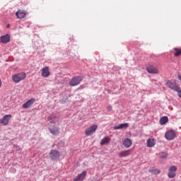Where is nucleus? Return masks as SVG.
I'll return each instance as SVG.
<instances>
[{
	"label": "nucleus",
	"mask_w": 181,
	"mask_h": 181,
	"mask_svg": "<svg viewBox=\"0 0 181 181\" xmlns=\"http://www.w3.org/2000/svg\"><path fill=\"white\" fill-rule=\"evenodd\" d=\"M25 78H26V73L25 72H21L12 76V80L14 83H20V81L25 80Z\"/></svg>",
	"instance_id": "nucleus-1"
},
{
	"label": "nucleus",
	"mask_w": 181,
	"mask_h": 181,
	"mask_svg": "<svg viewBox=\"0 0 181 181\" xmlns=\"http://www.w3.org/2000/svg\"><path fill=\"white\" fill-rule=\"evenodd\" d=\"M176 170H177V167L173 165L171 166L168 173V177L169 179H173V177H176Z\"/></svg>",
	"instance_id": "nucleus-2"
},
{
	"label": "nucleus",
	"mask_w": 181,
	"mask_h": 181,
	"mask_svg": "<svg viewBox=\"0 0 181 181\" xmlns=\"http://www.w3.org/2000/svg\"><path fill=\"white\" fill-rule=\"evenodd\" d=\"M81 83V77L76 76L72 78V79L69 81V86L71 87H76V86H78Z\"/></svg>",
	"instance_id": "nucleus-3"
},
{
	"label": "nucleus",
	"mask_w": 181,
	"mask_h": 181,
	"mask_svg": "<svg viewBox=\"0 0 181 181\" xmlns=\"http://www.w3.org/2000/svg\"><path fill=\"white\" fill-rule=\"evenodd\" d=\"M97 128H98V126L95 124L92 125L85 131V134L86 135V136H90L93 135V134H94V132L97 131Z\"/></svg>",
	"instance_id": "nucleus-4"
},
{
	"label": "nucleus",
	"mask_w": 181,
	"mask_h": 181,
	"mask_svg": "<svg viewBox=\"0 0 181 181\" xmlns=\"http://www.w3.org/2000/svg\"><path fill=\"white\" fill-rule=\"evenodd\" d=\"M49 158L52 160H59V158H60V152L57 150H52L49 153Z\"/></svg>",
	"instance_id": "nucleus-5"
},
{
	"label": "nucleus",
	"mask_w": 181,
	"mask_h": 181,
	"mask_svg": "<svg viewBox=\"0 0 181 181\" xmlns=\"http://www.w3.org/2000/svg\"><path fill=\"white\" fill-rule=\"evenodd\" d=\"M165 139L168 141H173L175 138L176 137V133L173 130H170L169 132H167L165 134Z\"/></svg>",
	"instance_id": "nucleus-6"
},
{
	"label": "nucleus",
	"mask_w": 181,
	"mask_h": 181,
	"mask_svg": "<svg viewBox=\"0 0 181 181\" xmlns=\"http://www.w3.org/2000/svg\"><path fill=\"white\" fill-rule=\"evenodd\" d=\"M11 118H12V115H5L2 119H0V124H2V125H8L9 121H11Z\"/></svg>",
	"instance_id": "nucleus-7"
},
{
	"label": "nucleus",
	"mask_w": 181,
	"mask_h": 181,
	"mask_svg": "<svg viewBox=\"0 0 181 181\" xmlns=\"http://www.w3.org/2000/svg\"><path fill=\"white\" fill-rule=\"evenodd\" d=\"M146 71L148 73H149V74H159V70L154 67L153 65H148L146 67Z\"/></svg>",
	"instance_id": "nucleus-8"
},
{
	"label": "nucleus",
	"mask_w": 181,
	"mask_h": 181,
	"mask_svg": "<svg viewBox=\"0 0 181 181\" xmlns=\"http://www.w3.org/2000/svg\"><path fill=\"white\" fill-rule=\"evenodd\" d=\"M36 101V100L35 98H30V100H28V101H26L23 105H22V108H30L31 106L33 105V104H35V102Z\"/></svg>",
	"instance_id": "nucleus-9"
},
{
	"label": "nucleus",
	"mask_w": 181,
	"mask_h": 181,
	"mask_svg": "<svg viewBox=\"0 0 181 181\" xmlns=\"http://www.w3.org/2000/svg\"><path fill=\"white\" fill-rule=\"evenodd\" d=\"M41 75L42 77L47 78L50 76V70L49 66H45L41 69Z\"/></svg>",
	"instance_id": "nucleus-10"
},
{
	"label": "nucleus",
	"mask_w": 181,
	"mask_h": 181,
	"mask_svg": "<svg viewBox=\"0 0 181 181\" xmlns=\"http://www.w3.org/2000/svg\"><path fill=\"white\" fill-rule=\"evenodd\" d=\"M49 132L52 135H59V134H60V129L56 126H51L49 127Z\"/></svg>",
	"instance_id": "nucleus-11"
},
{
	"label": "nucleus",
	"mask_w": 181,
	"mask_h": 181,
	"mask_svg": "<svg viewBox=\"0 0 181 181\" xmlns=\"http://www.w3.org/2000/svg\"><path fill=\"white\" fill-rule=\"evenodd\" d=\"M27 15V13L25 11L23 10H18L16 13V16H17L18 19H22L23 18H25Z\"/></svg>",
	"instance_id": "nucleus-12"
},
{
	"label": "nucleus",
	"mask_w": 181,
	"mask_h": 181,
	"mask_svg": "<svg viewBox=\"0 0 181 181\" xmlns=\"http://www.w3.org/2000/svg\"><path fill=\"white\" fill-rule=\"evenodd\" d=\"M87 175V172L83 171L82 173L77 175L76 178H74V181H83L84 180V178Z\"/></svg>",
	"instance_id": "nucleus-13"
},
{
	"label": "nucleus",
	"mask_w": 181,
	"mask_h": 181,
	"mask_svg": "<svg viewBox=\"0 0 181 181\" xmlns=\"http://www.w3.org/2000/svg\"><path fill=\"white\" fill-rule=\"evenodd\" d=\"M166 86L170 88L171 90H174V91H178L179 87L176 86V85L174 83L170 82V81H168L166 83Z\"/></svg>",
	"instance_id": "nucleus-14"
},
{
	"label": "nucleus",
	"mask_w": 181,
	"mask_h": 181,
	"mask_svg": "<svg viewBox=\"0 0 181 181\" xmlns=\"http://www.w3.org/2000/svg\"><path fill=\"white\" fill-rule=\"evenodd\" d=\"M0 40L1 42V43H8V42L11 41V37L9 36V35L6 34V35H2L0 37Z\"/></svg>",
	"instance_id": "nucleus-15"
},
{
	"label": "nucleus",
	"mask_w": 181,
	"mask_h": 181,
	"mask_svg": "<svg viewBox=\"0 0 181 181\" xmlns=\"http://www.w3.org/2000/svg\"><path fill=\"white\" fill-rule=\"evenodd\" d=\"M48 120L49 121V122H51V124H57V122H59V117L51 115L49 117H48Z\"/></svg>",
	"instance_id": "nucleus-16"
},
{
	"label": "nucleus",
	"mask_w": 181,
	"mask_h": 181,
	"mask_svg": "<svg viewBox=\"0 0 181 181\" xmlns=\"http://www.w3.org/2000/svg\"><path fill=\"white\" fill-rule=\"evenodd\" d=\"M130 155L131 150L123 151L119 153V158H126V156H129Z\"/></svg>",
	"instance_id": "nucleus-17"
},
{
	"label": "nucleus",
	"mask_w": 181,
	"mask_h": 181,
	"mask_svg": "<svg viewBox=\"0 0 181 181\" xmlns=\"http://www.w3.org/2000/svg\"><path fill=\"white\" fill-rule=\"evenodd\" d=\"M129 126L128 123L120 124L119 126L114 127L113 129H127Z\"/></svg>",
	"instance_id": "nucleus-18"
},
{
	"label": "nucleus",
	"mask_w": 181,
	"mask_h": 181,
	"mask_svg": "<svg viewBox=\"0 0 181 181\" xmlns=\"http://www.w3.org/2000/svg\"><path fill=\"white\" fill-rule=\"evenodd\" d=\"M147 146L148 148H152V147L155 146V139H148L147 140Z\"/></svg>",
	"instance_id": "nucleus-19"
},
{
	"label": "nucleus",
	"mask_w": 181,
	"mask_h": 181,
	"mask_svg": "<svg viewBox=\"0 0 181 181\" xmlns=\"http://www.w3.org/2000/svg\"><path fill=\"white\" fill-rule=\"evenodd\" d=\"M123 145L124 146H125L126 148H129V146H131V145H132V141H131V139H126L124 142H123Z\"/></svg>",
	"instance_id": "nucleus-20"
},
{
	"label": "nucleus",
	"mask_w": 181,
	"mask_h": 181,
	"mask_svg": "<svg viewBox=\"0 0 181 181\" xmlns=\"http://www.w3.org/2000/svg\"><path fill=\"white\" fill-rule=\"evenodd\" d=\"M150 173H152V175H159L160 173V170L158 168H152L149 170Z\"/></svg>",
	"instance_id": "nucleus-21"
},
{
	"label": "nucleus",
	"mask_w": 181,
	"mask_h": 181,
	"mask_svg": "<svg viewBox=\"0 0 181 181\" xmlns=\"http://www.w3.org/2000/svg\"><path fill=\"white\" fill-rule=\"evenodd\" d=\"M168 121H169V119L168 118V117L164 116L160 118V125H165V124H166L168 122Z\"/></svg>",
	"instance_id": "nucleus-22"
},
{
	"label": "nucleus",
	"mask_w": 181,
	"mask_h": 181,
	"mask_svg": "<svg viewBox=\"0 0 181 181\" xmlns=\"http://www.w3.org/2000/svg\"><path fill=\"white\" fill-rule=\"evenodd\" d=\"M110 141H111V139H110V137H105L101 140L100 145H107V144L110 143Z\"/></svg>",
	"instance_id": "nucleus-23"
},
{
	"label": "nucleus",
	"mask_w": 181,
	"mask_h": 181,
	"mask_svg": "<svg viewBox=\"0 0 181 181\" xmlns=\"http://www.w3.org/2000/svg\"><path fill=\"white\" fill-rule=\"evenodd\" d=\"M173 50H174V52H175L174 53V56L175 57H177L180 56V54H181V48H173Z\"/></svg>",
	"instance_id": "nucleus-24"
},
{
	"label": "nucleus",
	"mask_w": 181,
	"mask_h": 181,
	"mask_svg": "<svg viewBox=\"0 0 181 181\" xmlns=\"http://www.w3.org/2000/svg\"><path fill=\"white\" fill-rule=\"evenodd\" d=\"M160 158L161 159H165V158H168V153L166 152H163L160 154Z\"/></svg>",
	"instance_id": "nucleus-25"
},
{
	"label": "nucleus",
	"mask_w": 181,
	"mask_h": 181,
	"mask_svg": "<svg viewBox=\"0 0 181 181\" xmlns=\"http://www.w3.org/2000/svg\"><path fill=\"white\" fill-rule=\"evenodd\" d=\"M177 91V94H178V97H180V98H181V89L180 88L178 87V90H175Z\"/></svg>",
	"instance_id": "nucleus-26"
},
{
	"label": "nucleus",
	"mask_w": 181,
	"mask_h": 181,
	"mask_svg": "<svg viewBox=\"0 0 181 181\" xmlns=\"http://www.w3.org/2000/svg\"><path fill=\"white\" fill-rule=\"evenodd\" d=\"M107 111H111L112 110V106L111 105H109L107 106Z\"/></svg>",
	"instance_id": "nucleus-27"
},
{
	"label": "nucleus",
	"mask_w": 181,
	"mask_h": 181,
	"mask_svg": "<svg viewBox=\"0 0 181 181\" xmlns=\"http://www.w3.org/2000/svg\"><path fill=\"white\" fill-rule=\"evenodd\" d=\"M179 80L181 81V74L178 75Z\"/></svg>",
	"instance_id": "nucleus-28"
}]
</instances>
